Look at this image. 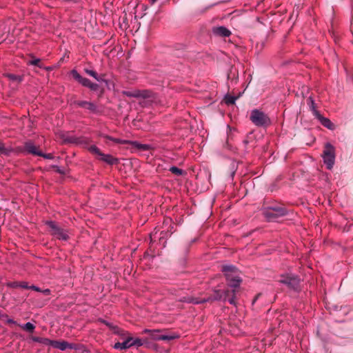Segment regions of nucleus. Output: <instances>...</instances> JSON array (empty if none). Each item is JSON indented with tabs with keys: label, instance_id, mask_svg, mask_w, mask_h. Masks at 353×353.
<instances>
[{
	"label": "nucleus",
	"instance_id": "obj_1",
	"mask_svg": "<svg viewBox=\"0 0 353 353\" xmlns=\"http://www.w3.org/2000/svg\"><path fill=\"white\" fill-rule=\"evenodd\" d=\"M221 271L223 272L228 285L232 288V292H236L239 288L242 279L239 270L234 265H223Z\"/></svg>",
	"mask_w": 353,
	"mask_h": 353
},
{
	"label": "nucleus",
	"instance_id": "obj_2",
	"mask_svg": "<svg viewBox=\"0 0 353 353\" xmlns=\"http://www.w3.org/2000/svg\"><path fill=\"white\" fill-rule=\"evenodd\" d=\"M229 296V290L221 291L219 290H214V295L204 299L190 298L187 302L194 304H201L214 301H225Z\"/></svg>",
	"mask_w": 353,
	"mask_h": 353
},
{
	"label": "nucleus",
	"instance_id": "obj_3",
	"mask_svg": "<svg viewBox=\"0 0 353 353\" xmlns=\"http://www.w3.org/2000/svg\"><path fill=\"white\" fill-rule=\"evenodd\" d=\"M250 119L257 127H267L271 124V120L268 114L258 109L251 111Z\"/></svg>",
	"mask_w": 353,
	"mask_h": 353
},
{
	"label": "nucleus",
	"instance_id": "obj_4",
	"mask_svg": "<svg viewBox=\"0 0 353 353\" xmlns=\"http://www.w3.org/2000/svg\"><path fill=\"white\" fill-rule=\"evenodd\" d=\"M322 157L326 168L331 170L335 162V148L330 143H325Z\"/></svg>",
	"mask_w": 353,
	"mask_h": 353
},
{
	"label": "nucleus",
	"instance_id": "obj_5",
	"mask_svg": "<svg viewBox=\"0 0 353 353\" xmlns=\"http://www.w3.org/2000/svg\"><path fill=\"white\" fill-rule=\"evenodd\" d=\"M145 341L139 338H133L128 336L123 342H117L114 343L113 347L116 350H127L132 347H139L142 346Z\"/></svg>",
	"mask_w": 353,
	"mask_h": 353
},
{
	"label": "nucleus",
	"instance_id": "obj_6",
	"mask_svg": "<svg viewBox=\"0 0 353 353\" xmlns=\"http://www.w3.org/2000/svg\"><path fill=\"white\" fill-rule=\"evenodd\" d=\"M278 281L294 290H296L300 284V279L299 276L292 274L281 275L280 279H279Z\"/></svg>",
	"mask_w": 353,
	"mask_h": 353
},
{
	"label": "nucleus",
	"instance_id": "obj_7",
	"mask_svg": "<svg viewBox=\"0 0 353 353\" xmlns=\"http://www.w3.org/2000/svg\"><path fill=\"white\" fill-rule=\"evenodd\" d=\"M46 224L50 228V232L52 236L62 241H66L68 239L69 236L68 232L59 227L54 221H48Z\"/></svg>",
	"mask_w": 353,
	"mask_h": 353
},
{
	"label": "nucleus",
	"instance_id": "obj_8",
	"mask_svg": "<svg viewBox=\"0 0 353 353\" xmlns=\"http://www.w3.org/2000/svg\"><path fill=\"white\" fill-rule=\"evenodd\" d=\"M263 215L268 221H276L279 217L287 214V210L283 208H270L264 210Z\"/></svg>",
	"mask_w": 353,
	"mask_h": 353
},
{
	"label": "nucleus",
	"instance_id": "obj_9",
	"mask_svg": "<svg viewBox=\"0 0 353 353\" xmlns=\"http://www.w3.org/2000/svg\"><path fill=\"white\" fill-rule=\"evenodd\" d=\"M15 154H31L34 156L41 155L40 150H39L37 147L31 141L25 142L23 146L15 147Z\"/></svg>",
	"mask_w": 353,
	"mask_h": 353
},
{
	"label": "nucleus",
	"instance_id": "obj_10",
	"mask_svg": "<svg viewBox=\"0 0 353 353\" xmlns=\"http://www.w3.org/2000/svg\"><path fill=\"white\" fill-rule=\"evenodd\" d=\"M72 75L75 80H77L83 86L90 88L91 90L96 91L99 88V85L92 83L90 79L83 77L77 70H72Z\"/></svg>",
	"mask_w": 353,
	"mask_h": 353
},
{
	"label": "nucleus",
	"instance_id": "obj_11",
	"mask_svg": "<svg viewBox=\"0 0 353 353\" xmlns=\"http://www.w3.org/2000/svg\"><path fill=\"white\" fill-rule=\"evenodd\" d=\"M73 104L87 109L90 111V112L95 114H99L101 113V110L93 102L87 101H74Z\"/></svg>",
	"mask_w": 353,
	"mask_h": 353
},
{
	"label": "nucleus",
	"instance_id": "obj_12",
	"mask_svg": "<svg viewBox=\"0 0 353 353\" xmlns=\"http://www.w3.org/2000/svg\"><path fill=\"white\" fill-rule=\"evenodd\" d=\"M212 32L214 35L221 37H228L231 34V31L225 26L214 27L212 29Z\"/></svg>",
	"mask_w": 353,
	"mask_h": 353
},
{
	"label": "nucleus",
	"instance_id": "obj_13",
	"mask_svg": "<svg viewBox=\"0 0 353 353\" xmlns=\"http://www.w3.org/2000/svg\"><path fill=\"white\" fill-rule=\"evenodd\" d=\"M147 90L123 91V94L129 97L146 98L148 97Z\"/></svg>",
	"mask_w": 353,
	"mask_h": 353
},
{
	"label": "nucleus",
	"instance_id": "obj_14",
	"mask_svg": "<svg viewBox=\"0 0 353 353\" xmlns=\"http://www.w3.org/2000/svg\"><path fill=\"white\" fill-rule=\"evenodd\" d=\"M163 228L168 226V228H165V230H163L161 232L160 239L164 238L165 236L168 235V233H169V235H170L172 233V230L173 229V226L172 225L170 219H165L163 223Z\"/></svg>",
	"mask_w": 353,
	"mask_h": 353
},
{
	"label": "nucleus",
	"instance_id": "obj_15",
	"mask_svg": "<svg viewBox=\"0 0 353 353\" xmlns=\"http://www.w3.org/2000/svg\"><path fill=\"white\" fill-rule=\"evenodd\" d=\"M70 142L82 145L83 148H87L90 143V140L86 137H71Z\"/></svg>",
	"mask_w": 353,
	"mask_h": 353
},
{
	"label": "nucleus",
	"instance_id": "obj_16",
	"mask_svg": "<svg viewBox=\"0 0 353 353\" xmlns=\"http://www.w3.org/2000/svg\"><path fill=\"white\" fill-rule=\"evenodd\" d=\"M100 159L102 161L105 162L106 163L111 165H115L119 162V160L117 158H115L113 156H112L111 154H108L102 153L101 154Z\"/></svg>",
	"mask_w": 353,
	"mask_h": 353
},
{
	"label": "nucleus",
	"instance_id": "obj_17",
	"mask_svg": "<svg viewBox=\"0 0 353 353\" xmlns=\"http://www.w3.org/2000/svg\"><path fill=\"white\" fill-rule=\"evenodd\" d=\"M316 118L320 121L321 125L325 127L326 128L329 130H333L334 128V124L328 118L323 117L321 114Z\"/></svg>",
	"mask_w": 353,
	"mask_h": 353
},
{
	"label": "nucleus",
	"instance_id": "obj_18",
	"mask_svg": "<svg viewBox=\"0 0 353 353\" xmlns=\"http://www.w3.org/2000/svg\"><path fill=\"white\" fill-rule=\"evenodd\" d=\"M11 154H15V148L6 147L5 145L0 141V154L10 156Z\"/></svg>",
	"mask_w": 353,
	"mask_h": 353
},
{
	"label": "nucleus",
	"instance_id": "obj_19",
	"mask_svg": "<svg viewBox=\"0 0 353 353\" xmlns=\"http://www.w3.org/2000/svg\"><path fill=\"white\" fill-rule=\"evenodd\" d=\"M307 105H308L310 110L312 112L314 116L315 117H316L317 116H319L320 112L316 108V103L314 102L313 97L310 96L307 99Z\"/></svg>",
	"mask_w": 353,
	"mask_h": 353
},
{
	"label": "nucleus",
	"instance_id": "obj_20",
	"mask_svg": "<svg viewBox=\"0 0 353 353\" xmlns=\"http://www.w3.org/2000/svg\"><path fill=\"white\" fill-rule=\"evenodd\" d=\"M128 143H130L131 145H132L133 146H134L137 149H139V150H143V151H147V150H149L151 148V146L150 145L140 143H139L137 141H129Z\"/></svg>",
	"mask_w": 353,
	"mask_h": 353
},
{
	"label": "nucleus",
	"instance_id": "obj_21",
	"mask_svg": "<svg viewBox=\"0 0 353 353\" xmlns=\"http://www.w3.org/2000/svg\"><path fill=\"white\" fill-rule=\"evenodd\" d=\"M101 137L107 140L112 141L117 144H127L129 143V141H128V140H124V139H118V138H114L112 137H110V136L106 135V134H103V135H101Z\"/></svg>",
	"mask_w": 353,
	"mask_h": 353
},
{
	"label": "nucleus",
	"instance_id": "obj_22",
	"mask_svg": "<svg viewBox=\"0 0 353 353\" xmlns=\"http://www.w3.org/2000/svg\"><path fill=\"white\" fill-rule=\"evenodd\" d=\"M53 347L60 350H65L68 349V342L65 341H54Z\"/></svg>",
	"mask_w": 353,
	"mask_h": 353
},
{
	"label": "nucleus",
	"instance_id": "obj_23",
	"mask_svg": "<svg viewBox=\"0 0 353 353\" xmlns=\"http://www.w3.org/2000/svg\"><path fill=\"white\" fill-rule=\"evenodd\" d=\"M175 338H176L175 336L161 334V335H158V336H154L153 339L156 340V341H170Z\"/></svg>",
	"mask_w": 353,
	"mask_h": 353
},
{
	"label": "nucleus",
	"instance_id": "obj_24",
	"mask_svg": "<svg viewBox=\"0 0 353 353\" xmlns=\"http://www.w3.org/2000/svg\"><path fill=\"white\" fill-rule=\"evenodd\" d=\"M238 99V97L230 95V94H226L224 97L225 103L227 105H232L235 103V101Z\"/></svg>",
	"mask_w": 353,
	"mask_h": 353
},
{
	"label": "nucleus",
	"instance_id": "obj_25",
	"mask_svg": "<svg viewBox=\"0 0 353 353\" xmlns=\"http://www.w3.org/2000/svg\"><path fill=\"white\" fill-rule=\"evenodd\" d=\"M20 327L23 330H26V331H27L28 332H30V333H32L34 332V329H35L34 325L32 324L30 322H28V323H26L25 324L21 325Z\"/></svg>",
	"mask_w": 353,
	"mask_h": 353
},
{
	"label": "nucleus",
	"instance_id": "obj_26",
	"mask_svg": "<svg viewBox=\"0 0 353 353\" xmlns=\"http://www.w3.org/2000/svg\"><path fill=\"white\" fill-rule=\"evenodd\" d=\"M84 71L87 74L92 77L97 81H103V79L99 77V75L97 74V73L95 71H94L92 70H90V69H85Z\"/></svg>",
	"mask_w": 353,
	"mask_h": 353
},
{
	"label": "nucleus",
	"instance_id": "obj_27",
	"mask_svg": "<svg viewBox=\"0 0 353 353\" xmlns=\"http://www.w3.org/2000/svg\"><path fill=\"white\" fill-rule=\"evenodd\" d=\"M87 149L91 152V153H93V154H97L99 155V157H101V154H102V152L100 151V150L94 145H90V146H88Z\"/></svg>",
	"mask_w": 353,
	"mask_h": 353
},
{
	"label": "nucleus",
	"instance_id": "obj_28",
	"mask_svg": "<svg viewBox=\"0 0 353 353\" xmlns=\"http://www.w3.org/2000/svg\"><path fill=\"white\" fill-rule=\"evenodd\" d=\"M169 170L172 173L177 176H181L183 174V170L176 167V166H172L170 168Z\"/></svg>",
	"mask_w": 353,
	"mask_h": 353
},
{
	"label": "nucleus",
	"instance_id": "obj_29",
	"mask_svg": "<svg viewBox=\"0 0 353 353\" xmlns=\"http://www.w3.org/2000/svg\"><path fill=\"white\" fill-rule=\"evenodd\" d=\"M54 341L49 339L48 338H43L42 337L41 344L47 346H52L53 347Z\"/></svg>",
	"mask_w": 353,
	"mask_h": 353
},
{
	"label": "nucleus",
	"instance_id": "obj_30",
	"mask_svg": "<svg viewBox=\"0 0 353 353\" xmlns=\"http://www.w3.org/2000/svg\"><path fill=\"white\" fill-rule=\"evenodd\" d=\"M8 77L12 81H15L17 82H21L22 81V77L21 76L15 75L13 74H8Z\"/></svg>",
	"mask_w": 353,
	"mask_h": 353
},
{
	"label": "nucleus",
	"instance_id": "obj_31",
	"mask_svg": "<svg viewBox=\"0 0 353 353\" xmlns=\"http://www.w3.org/2000/svg\"><path fill=\"white\" fill-rule=\"evenodd\" d=\"M41 155L39 157H42L44 159H52L54 158V156L52 154L48 153V154H44L42 152L40 151Z\"/></svg>",
	"mask_w": 353,
	"mask_h": 353
},
{
	"label": "nucleus",
	"instance_id": "obj_32",
	"mask_svg": "<svg viewBox=\"0 0 353 353\" xmlns=\"http://www.w3.org/2000/svg\"><path fill=\"white\" fill-rule=\"evenodd\" d=\"M235 293L236 292H232L233 295L230 298V299H228V302L231 304V305H236V296H235Z\"/></svg>",
	"mask_w": 353,
	"mask_h": 353
},
{
	"label": "nucleus",
	"instance_id": "obj_33",
	"mask_svg": "<svg viewBox=\"0 0 353 353\" xmlns=\"http://www.w3.org/2000/svg\"><path fill=\"white\" fill-rule=\"evenodd\" d=\"M68 349L78 350L79 345L76 343H70L68 342Z\"/></svg>",
	"mask_w": 353,
	"mask_h": 353
},
{
	"label": "nucleus",
	"instance_id": "obj_34",
	"mask_svg": "<svg viewBox=\"0 0 353 353\" xmlns=\"http://www.w3.org/2000/svg\"><path fill=\"white\" fill-rule=\"evenodd\" d=\"M8 286L12 288H19V282L14 281V282L9 283L8 284Z\"/></svg>",
	"mask_w": 353,
	"mask_h": 353
},
{
	"label": "nucleus",
	"instance_id": "obj_35",
	"mask_svg": "<svg viewBox=\"0 0 353 353\" xmlns=\"http://www.w3.org/2000/svg\"><path fill=\"white\" fill-rule=\"evenodd\" d=\"M30 285H28L27 282H19V288L23 289H30Z\"/></svg>",
	"mask_w": 353,
	"mask_h": 353
},
{
	"label": "nucleus",
	"instance_id": "obj_36",
	"mask_svg": "<svg viewBox=\"0 0 353 353\" xmlns=\"http://www.w3.org/2000/svg\"><path fill=\"white\" fill-rule=\"evenodd\" d=\"M31 340L34 342H37V343H41V341H42V337H39V336H32L31 338Z\"/></svg>",
	"mask_w": 353,
	"mask_h": 353
},
{
	"label": "nucleus",
	"instance_id": "obj_37",
	"mask_svg": "<svg viewBox=\"0 0 353 353\" xmlns=\"http://www.w3.org/2000/svg\"><path fill=\"white\" fill-rule=\"evenodd\" d=\"M40 62L39 59H35L30 61V64L33 65H38L39 63Z\"/></svg>",
	"mask_w": 353,
	"mask_h": 353
},
{
	"label": "nucleus",
	"instance_id": "obj_38",
	"mask_svg": "<svg viewBox=\"0 0 353 353\" xmlns=\"http://www.w3.org/2000/svg\"><path fill=\"white\" fill-rule=\"evenodd\" d=\"M30 289L32 290H34V291H37V292H41V288H39V287H37L36 285H30Z\"/></svg>",
	"mask_w": 353,
	"mask_h": 353
},
{
	"label": "nucleus",
	"instance_id": "obj_39",
	"mask_svg": "<svg viewBox=\"0 0 353 353\" xmlns=\"http://www.w3.org/2000/svg\"><path fill=\"white\" fill-rule=\"evenodd\" d=\"M41 293H43V294L45 295H50V293H51V291L50 289H45V290H41Z\"/></svg>",
	"mask_w": 353,
	"mask_h": 353
},
{
	"label": "nucleus",
	"instance_id": "obj_40",
	"mask_svg": "<svg viewBox=\"0 0 353 353\" xmlns=\"http://www.w3.org/2000/svg\"><path fill=\"white\" fill-rule=\"evenodd\" d=\"M158 335H161L160 334H159V331L158 330H154L152 331V338L153 339L154 336H158Z\"/></svg>",
	"mask_w": 353,
	"mask_h": 353
},
{
	"label": "nucleus",
	"instance_id": "obj_41",
	"mask_svg": "<svg viewBox=\"0 0 353 353\" xmlns=\"http://www.w3.org/2000/svg\"><path fill=\"white\" fill-rule=\"evenodd\" d=\"M7 322L8 323H13V324H14L16 323L13 319H8Z\"/></svg>",
	"mask_w": 353,
	"mask_h": 353
},
{
	"label": "nucleus",
	"instance_id": "obj_42",
	"mask_svg": "<svg viewBox=\"0 0 353 353\" xmlns=\"http://www.w3.org/2000/svg\"><path fill=\"white\" fill-rule=\"evenodd\" d=\"M152 4H154L157 0H150Z\"/></svg>",
	"mask_w": 353,
	"mask_h": 353
},
{
	"label": "nucleus",
	"instance_id": "obj_43",
	"mask_svg": "<svg viewBox=\"0 0 353 353\" xmlns=\"http://www.w3.org/2000/svg\"><path fill=\"white\" fill-rule=\"evenodd\" d=\"M152 332V331H151V330H147V329L144 330V332H145V333H146V332Z\"/></svg>",
	"mask_w": 353,
	"mask_h": 353
},
{
	"label": "nucleus",
	"instance_id": "obj_44",
	"mask_svg": "<svg viewBox=\"0 0 353 353\" xmlns=\"http://www.w3.org/2000/svg\"><path fill=\"white\" fill-rule=\"evenodd\" d=\"M104 323H105L106 325H108V323L105 322V321H103Z\"/></svg>",
	"mask_w": 353,
	"mask_h": 353
}]
</instances>
